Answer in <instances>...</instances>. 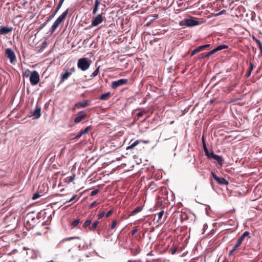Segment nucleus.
Returning <instances> with one entry per match:
<instances>
[{"label": "nucleus", "instance_id": "1", "mask_svg": "<svg viewBox=\"0 0 262 262\" xmlns=\"http://www.w3.org/2000/svg\"><path fill=\"white\" fill-rule=\"evenodd\" d=\"M68 9L64 11L55 21L50 29L51 33H53L59 27V25L65 19L68 15Z\"/></svg>", "mask_w": 262, "mask_h": 262}, {"label": "nucleus", "instance_id": "2", "mask_svg": "<svg viewBox=\"0 0 262 262\" xmlns=\"http://www.w3.org/2000/svg\"><path fill=\"white\" fill-rule=\"evenodd\" d=\"M91 62V60L87 58H81L79 59L77 61V67L84 71L89 68Z\"/></svg>", "mask_w": 262, "mask_h": 262}, {"label": "nucleus", "instance_id": "3", "mask_svg": "<svg viewBox=\"0 0 262 262\" xmlns=\"http://www.w3.org/2000/svg\"><path fill=\"white\" fill-rule=\"evenodd\" d=\"M40 76L38 73L36 71L31 72L30 76V81L32 85H36L39 81Z\"/></svg>", "mask_w": 262, "mask_h": 262}, {"label": "nucleus", "instance_id": "4", "mask_svg": "<svg viewBox=\"0 0 262 262\" xmlns=\"http://www.w3.org/2000/svg\"><path fill=\"white\" fill-rule=\"evenodd\" d=\"M5 54L6 57L10 60L11 63L16 61V58L13 50L11 48H8L6 50Z\"/></svg>", "mask_w": 262, "mask_h": 262}, {"label": "nucleus", "instance_id": "5", "mask_svg": "<svg viewBox=\"0 0 262 262\" xmlns=\"http://www.w3.org/2000/svg\"><path fill=\"white\" fill-rule=\"evenodd\" d=\"M180 25L193 27L199 25V22L193 19H185L180 23Z\"/></svg>", "mask_w": 262, "mask_h": 262}, {"label": "nucleus", "instance_id": "6", "mask_svg": "<svg viewBox=\"0 0 262 262\" xmlns=\"http://www.w3.org/2000/svg\"><path fill=\"white\" fill-rule=\"evenodd\" d=\"M211 175L219 184L225 185L228 184V182L225 178L217 176L213 172H211Z\"/></svg>", "mask_w": 262, "mask_h": 262}, {"label": "nucleus", "instance_id": "7", "mask_svg": "<svg viewBox=\"0 0 262 262\" xmlns=\"http://www.w3.org/2000/svg\"><path fill=\"white\" fill-rule=\"evenodd\" d=\"M104 17L102 14H98L96 17H94L92 21V26H97L100 24L104 20Z\"/></svg>", "mask_w": 262, "mask_h": 262}, {"label": "nucleus", "instance_id": "8", "mask_svg": "<svg viewBox=\"0 0 262 262\" xmlns=\"http://www.w3.org/2000/svg\"><path fill=\"white\" fill-rule=\"evenodd\" d=\"M127 82V80L125 79H121L112 82V86L113 89H116L117 87L126 84Z\"/></svg>", "mask_w": 262, "mask_h": 262}, {"label": "nucleus", "instance_id": "9", "mask_svg": "<svg viewBox=\"0 0 262 262\" xmlns=\"http://www.w3.org/2000/svg\"><path fill=\"white\" fill-rule=\"evenodd\" d=\"M40 112L41 107L38 105H36L35 109L31 112V115H30V117L34 116L35 118L38 119L41 116Z\"/></svg>", "mask_w": 262, "mask_h": 262}, {"label": "nucleus", "instance_id": "10", "mask_svg": "<svg viewBox=\"0 0 262 262\" xmlns=\"http://www.w3.org/2000/svg\"><path fill=\"white\" fill-rule=\"evenodd\" d=\"M208 158L210 159L215 160L221 165L223 164V160L222 157L220 156L215 155L213 151L210 152L209 154V157Z\"/></svg>", "mask_w": 262, "mask_h": 262}, {"label": "nucleus", "instance_id": "11", "mask_svg": "<svg viewBox=\"0 0 262 262\" xmlns=\"http://www.w3.org/2000/svg\"><path fill=\"white\" fill-rule=\"evenodd\" d=\"M249 235V232L248 231H245L243 233V234L240 236L237 241L236 244L234 245L235 248H237L240 246L242 242L243 241L244 238L246 236H248Z\"/></svg>", "mask_w": 262, "mask_h": 262}, {"label": "nucleus", "instance_id": "12", "mask_svg": "<svg viewBox=\"0 0 262 262\" xmlns=\"http://www.w3.org/2000/svg\"><path fill=\"white\" fill-rule=\"evenodd\" d=\"M13 30L12 27H2L0 29V35H6Z\"/></svg>", "mask_w": 262, "mask_h": 262}, {"label": "nucleus", "instance_id": "13", "mask_svg": "<svg viewBox=\"0 0 262 262\" xmlns=\"http://www.w3.org/2000/svg\"><path fill=\"white\" fill-rule=\"evenodd\" d=\"M91 101L90 100H85L83 102H80L76 104H75V106L77 108L79 107H85L90 104Z\"/></svg>", "mask_w": 262, "mask_h": 262}, {"label": "nucleus", "instance_id": "14", "mask_svg": "<svg viewBox=\"0 0 262 262\" xmlns=\"http://www.w3.org/2000/svg\"><path fill=\"white\" fill-rule=\"evenodd\" d=\"M140 142L147 143H148V141H143V140H136V141H135L133 143H132L129 146H128L126 147V150L133 149L134 147H135L136 146H137Z\"/></svg>", "mask_w": 262, "mask_h": 262}, {"label": "nucleus", "instance_id": "15", "mask_svg": "<svg viewBox=\"0 0 262 262\" xmlns=\"http://www.w3.org/2000/svg\"><path fill=\"white\" fill-rule=\"evenodd\" d=\"M71 75V73L69 72L67 70L64 73L61 74V80L60 82H63L66 79H68V78Z\"/></svg>", "mask_w": 262, "mask_h": 262}, {"label": "nucleus", "instance_id": "16", "mask_svg": "<svg viewBox=\"0 0 262 262\" xmlns=\"http://www.w3.org/2000/svg\"><path fill=\"white\" fill-rule=\"evenodd\" d=\"M111 95V94L110 92H107L105 94H102L100 96L99 99L102 100H106L108 99V98L110 97Z\"/></svg>", "mask_w": 262, "mask_h": 262}, {"label": "nucleus", "instance_id": "17", "mask_svg": "<svg viewBox=\"0 0 262 262\" xmlns=\"http://www.w3.org/2000/svg\"><path fill=\"white\" fill-rule=\"evenodd\" d=\"M86 117V114H82L80 115H79L77 117H76L74 119V122L75 123H78L80 122L81 121H82L85 117Z\"/></svg>", "mask_w": 262, "mask_h": 262}, {"label": "nucleus", "instance_id": "18", "mask_svg": "<svg viewBox=\"0 0 262 262\" xmlns=\"http://www.w3.org/2000/svg\"><path fill=\"white\" fill-rule=\"evenodd\" d=\"M203 49H202V47L201 46H199L198 47H197L196 48H195L194 50H193L191 54H190V56L192 57L194 55H195L196 53H199L202 51H203Z\"/></svg>", "mask_w": 262, "mask_h": 262}, {"label": "nucleus", "instance_id": "19", "mask_svg": "<svg viewBox=\"0 0 262 262\" xmlns=\"http://www.w3.org/2000/svg\"><path fill=\"white\" fill-rule=\"evenodd\" d=\"M254 66L253 63L252 62H250L249 68L248 71L246 73V76L247 77H248L250 76L251 73L254 68Z\"/></svg>", "mask_w": 262, "mask_h": 262}, {"label": "nucleus", "instance_id": "20", "mask_svg": "<svg viewBox=\"0 0 262 262\" xmlns=\"http://www.w3.org/2000/svg\"><path fill=\"white\" fill-rule=\"evenodd\" d=\"M99 224V221H95L93 223L92 225L89 227L90 230L94 231L96 229V228H97V227L98 226Z\"/></svg>", "mask_w": 262, "mask_h": 262}, {"label": "nucleus", "instance_id": "21", "mask_svg": "<svg viewBox=\"0 0 262 262\" xmlns=\"http://www.w3.org/2000/svg\"><path fill=\"white\" fill-rule=\"evenodd\" d=\"M142 209V207L140 206H138L136 207L132 212V215H135L137 213L140 212Z\"/></svg>", "mask_w": 262, "mask_h": 262}, {"label": "nucleus", "instance_id": "22", "mask_svg": "<svg viewBox=\"0 0 262 262\" xmlns=\"http://www.w3.org/2000/svg\"><path fill=\"white\" fill-rule=\"evenodd\" d=\"M252 38L256 42V44L258 45V48H259V49L261 51H262V46H261V42H260V40L259 39H257L254 36H253Z\"/></svg>", "mask_w": 262, "mask_h": 262}, {"label": "nucleus", "instance_id": "23", "mask_svg": "<svg viewBox=\"0 0 262 262\" xmlns=\"http://www.w3.org/2000/svg\"><path fill=\"white\" fill-rule=\"evenodd\" d=\"M75 238L80 239V237H71L67 238H65V239H63L60 243L59 244L61 246V245H63L64 244L66 241H67L68 240H70V239H75Z\"/></svg>", "mask_w": 262, "mask_h": 262}, {"label": "nucleus", "instance_id": "24", "mask_svg": "<svg viewBox=\"0 0 262 262\" xmlns=\"http://www.w3.org/2000/svg\"><path fill=\"white\" fill-rule=\"evenodd\" d=\"M31 73V72H30V71L29 70L27 69L24 72V73L23 74V77L24 78H25V77L27 78L30 76Z\"/></svg>", "mask_w": 262, "mask_h": 262}, {"label": "nucleus", "instance_id": "25", "mask_svg": "<svg viewBox=\"0 0 262 262\" xmlns=\"http://www.w3.org/2000/svg\"><path fill=\"white\" fill-rule=\"evenodd\" d=\"M215 48H216V50L217 51H221L222 50L228 48V46L226 45H221L218 46Z\"/></svg>", "mask_w": 262, "mask_h": 262}, {"label": "nucleus", "instance_id": "26", "mask_svg": "<svg viewBox=\"0 0 262 262\" xmlns=\"http://www.w3.org/2000/svg\"><path fill=\"white\" fill-rule=\"evenodd\" d=\"M164 210H161L157 214L158 216L157 222L159 223L160 220L162 219V217L164 214Z\"/></svg>", "mask_w": 262, "mask_h": 262}, {"label": "nucleus", "instance_id": "27", "mask_svg": "<svg viewBox=\"0 0 262 262\" xmlns=\"http://www.w3.org/2000/svg\"><path fill=\"white\" fill-rule=\"evenodd\" d=\"M92 223V221L91 219L87 220L83 225V227L86 228L88 226L90 227L91 224Z\"/></svg>", "mask_w": 262, "mask_h": 262}, {"label": "nucleus", "instance_id": "28", "mask_svg": "<svg viewBox=\"0 0 262 262\" xmlns=\"http://www.w3.org/2000/svg\"><path fill=\"white\" fill-rule=\"evenodd\" d=\"M80 223V220L79 219H76L74 220L71 224V226L72 227H75L77 226L78 224Z\"/></svg>", "mask_w": 262, "mask_h": 262}, {"label": "nucleus", "instance_id": "29", "mask_svg": "<svg viewBox=\"0 0 262 262\" xmlns=\"http://www.w3.org/2000/svg\"><path fill=\"white\" fill-rule=\"evenodd\" d=\"M91 126H89L85 128L84 129L81 130L80 132L82 133V135H84L88 132V131L91 129Z\"/></svg>", "mask_w": 262, "mask_h": 262}, {"label": "nucleus", "instance_id": "30", "mask_svg": "<svg viewBox=\"0 0 262 262\" xmlns=\"http://www.w3.org/2000/svg\"><path fill=\"white\" fill-rule=\"evenodd\" d=\"M99 68H97L92 74V75H91V77H94L96 76L99 73Z\"/></svg>", "mask_w": 262, "mask_h": 262}, {"label": "nucleus", "instance_id": "31", "mask_svg": "<svg viewBox=\"0 0 262 262\" xmlns=\"http://www.w3.org/2000/svg\"><path fill=\"white\" fill-rule=\"evenodd\" d=\"M41 195H42V194H40L38 192H36L32 196V200H35L37 199H38V198H39L40 196H41Z\"/></svg>", "mask_w": 262, "mask_h": 262}, {"label": "nucleus", "instance_id": "32", "mask_svg": "<svg viewBox=\"0 0 262 262\" xmlns=\"http://www.w3.org/2000/svg\"><path fill=\"white\" fill-rule=\"evenodd\" d=\"M117 225V220H114L112 221V223L111 226V229H114Z\"/></svg>", "mask_w": 262, "mask_h": 262}, {"label": "nucleus", "instance_id": "33", "mask_svg": "<svg viewBox=\"0 0 262 262\" xmlns=\"http://www.w3.org/2000/svg\"><path fill=\"white\" fill-rule=\"evenodd\" d=\"M99 191V189H95V190H93L91 192V196H94L95 195H96L98 192Z\"/></svg>", "mask_w": 262, "mask_h": 262}, {"label": "nucleus", "instance_id": "34", "mask_svg": "<svg viewBox=\"0 0 262 262\" xmlns=\"http://www.w3.org/2000/svg\"><path fill=\"white\" fill-rule=\"evenodd\" d=\"M99 7L95 6L94 7L92 13L93 14H96L98 10Z\"/></svg>", "mask_w": 262, "mask_h": 262}, {"label": "nucleus", "instance_id": "35", "mask_svg": "<svg viewBox=\"0 0 262 262\" xmlns=\"http://www.w3.org/2000/svg\"><path fill=\"white\" fill-rule=\"evenodd\" d=\"M68 245L69 246V248L68 249V251L69 252H70L71 251V250L73 248V247L75 246V245H74V244L72 243H68Z\"/></svg>", "mask_w": 262, "mask_h": 262}, {"label": "nucleus", "instance_id": "36", "mask_svg": "<svg viewBox=\"0 0 262 262\" xmlns=\"http://www.w3.org/2000/svg\"><path fill=\"white\" fill-rule=\"evenodd\" d=\"M98 204V203H97V201H94L89 206V208H92L94 207L95 206H96Z\"/></svg>", "mask_w": 262, "mask_h": 262}, {"label": "nucleus", "instance_id": "37", "mask_svg": "<svg viewBox=\"0 0 262 262\" xmlns=\"http://www.w3.org/2000/svg\"><path fill=\"white\" fill-rule=\"evenodd\" d=\"M82 133L80 131L74 138V139H78L82 136Z\"/></svg>", "mask_w": 262, "mask_h": 262}, {"label": "nucleus", "instance_id": "38", "mask_svg": "<svg viewBox=\"0 0 262 262\" xmlns=\"http://www.w3.org/2000/svg\"><path fill=\"white\" fill-rule=\"evenodd\" d=\"M202 141H203V148H204V151L205 152L206 151H207L208 150L207 147H206V145L204 142V137L203 136L202 137Z\"/></svg>", "mask_w": 262, "mask_h": 262}, {"label": "nucleus", "instance_id": "39", "mask_svg": "<svg viewBox=\"0 0 262 262\" xmlns=\"http://www.w3.org/2000/svg\"><path fill=\"white\" fill-rule=\"evenodd\" d=\"M113 210H111L110 211H108L105 214V216L106 217H109L113 213Z\"/></svg>", "mask_w": 262, "mask_h": 262}, {"label": "nucleus", "instance_id": "40", "mask_svg": "<svg viewBox=\"0 0 262 262\" xmlns=\"http://www.w3.org/2000/svg\"><path fill=\"white\" fill-rule=\"evenodd\" d=\"M104 215H105V212H101L98 215V219H102L104 216Z\"/></svg>", "mask_w": 262, "mask_h": 262}, {"label": "nucleus", "instance_id": "41", "mask_svg": "<svg viewBox=\"0 0 262 262\" xmlns=\"http://www.w3.org/2000/svg\"><path fill=\"white\" fill-rule=\"evenodd\" d=\"M100 3V0H95V3H94V6L99 7Z\"/></svg>", "mask_w": 262, "mask_h": 262}, {"label": "nucleus", "instance_id": "42", "mask_svg": "<svg viewBox=\"0 0 262 262\" xmlns=\"http://www.w3.org/2000/svg\"><path fill=\"white\" fill-rule=\"evenodd\" d=\"M55 13H53L52 15H51L49 17H48V19L47 20V21L48 22L50 20H51L55 16Z\"/></svg>", "mask_w": 262, "mask_h": 262}, {"label": "nucleus", "instance_id": "43", "mask_svg": "<svg viewBox=\"0 0 262 262\" xmlns=\"http://www.w3.org/2000/svg\"><path fill=\"white\" fill-rule=\"evenodd\" d=\"M210 46V44H206V45L201 46V47H202L203 50L205 49V48H208Z\"/></svg>", "mask_w": 262, "mask_h": 262}, {"label": "nucleus", "instance_id": "44", "mask_svg": "<svg viewBox=\"0 0 262 262\" xmlns=\"http://www.w3.org/2000/svg\"><path fill=\"white\" fill-rule=\"evenodd\" d=\"M237 248H235V246L233 247V249L229 252V255H231L236 250Z\"/></svg>", "mask_w": 262, "mask_h": 262}, {"label": "nucleus", "instance_id": "45", "mask_svg": "<svg viewBox=\"0 0 262 262\" xmlns=\"http://www.w3.org/2000/svg\"><path fill=\"white\" fill-rule=\"evenodd\" d=\"M138 231L137 228H135L132 231V235L135 234Z\"/></svg>", "mask_w": 262, "mask_h": 262}, {"label": "nucleus", "instance_id": "46", "mask_svg": "<svg viewBox=\"0 0 262 262\" xmlns=\"http://www.w3.org/2000/svg\"><path fill=\"white\" fill-rule=\"evenodd\" d=\"M76 196V195H74L71 199H70L69 201H67L66 202V203H69V202L72 201L73 200H74L75 199Z\"/></svg>", "mask_w": 262, "mask_h": 262}, {"label": "nucleus", "instance_id": "47", "mask_svg": "<svg viewBox=\"0 0 262 262\" xmlns=\"http://www.w3.org/2000/svg\"><path fill=\"white\" fill-rule=\"evenodd\" d=\"M144 112H139L137 114V116L138 117H142L143 115H144Z\"/></svg>", "mask_w": 262, "mask_h": 262}, {"label": "nucleus", "instance_id": "48", "mask_svg": "<svg viewBox=\"0 0 262 262\" xmlns=\"http://www.w3.org/2000/svg\"><path fill=\"white\" fill-rule=\"evenodd\" d=\"M217 51L216 50V48H214L213 50H212V51H211L210 52L211 53V55L214 54L215 53H216Z\"/></svg>", "mask_w": 262, "mask_h": 262}, {"label": "nucleus", "instance_id": "49", "mask_svg": "<svg viewBox=\"0 0 262 262\" xmlns=\"http://www.w3.org/2000/svg\"><path fill=\"white\" fill-rule=\"evenodd\" d=\"M205 55H206V54H205V53L201 54L199 55V57H200V58H206V57H205Z\"/></svg>", "mask_w": 262, "mask_h": 262}, {"label": "nucleus", "instance_id": "50", "mask_svg": "<svg viewBox=\"0 0 262 262\" xmlns=\"http://www.w3.org/2000/svg\"><path fill=\"white\" fill-rule=\"evenodd\" d=\"M211 55H212L210 52H208L207 54H206L205 57L207 58H209Z\"/></svg>", "mask_w": 262, "mask_h": 262}, {"label": "nucleus", "instance_id": "51", "mask_svg": "<svg viewBox=\"0 0 262 262\" xmlns=\"http://www.w3.org/2000/svg\"><path fill=\"white\" fill-rule=\"evenodd\" d=\"M60 8H58V7H57V8H56L55 11L53 13H55V15H56V14L58 12V11H59V10L60 9Z\"/></svg>", "mask_w": 262, "mask_h": 262}, {"label": "nucleus", "instance_id": "52", "mask_svg": "<svg viewBox=\"0 0 262 262\" xmlns=\"http://www.w3.org/2000/svg\"><path fill=\"white\" fill-rule=\"evenodd\" d=\"M60 8H58V7H57V8H56L55 11L53 13H55V15H56V14L58 12V11H59V10L60 9Z\"/></svg>", "mask_w": 262, "mask_h": 262}, {"label": "nucleus", "instance_id": "53", "mask_svg": "<svg viewBox=\"0 0 262 262\" xmlns=\"http://www.w3.org/2000/svg\"><path fill=\"white\" fill-rule=\"evenodd\" d=\"M211 151H209L208 150H207V151H206L205 152V155L208 157H209V154L210 153Z\"/></svg>", "mask_w": 262, "mask_h": 262}, {"label": "nucleus", "instance_id": "54", "mask_svg": "<svg viewBox=\"0 0 262 262\" xmlns=\"http://www.w3.org/2000/svg\"><path fill=\"white\" fill-rule=\"evenodd\" d=\"M74 178H75V175H73L72 176H71L70 178V182H72L73 181V180L74 179Z\"/></svg>", "mask_w": 262, "mask_h": 262}, {"label": "nucleus", "instance_id": "55", "mask_svg": "<svg viewBox=\"0 0 262 262\" xmlns=\"http://www.w3.org/2000/svg\"><path fill=\"white\" fill-rule=\"evenodd\" d=\"M176 251H177V249H173L171 251V254H174L176 253Z\"/></svg>", "mask_w": 262, "mask_h": 262}, {"label": "nucleus", "instance_id": "56", "mask_svg": "<svg viewBox=\"0 0 262 262\" xmlns=\"http://www.w3.org/2000/svg\"><path fill=\"white\" fill-rule=\"evenodd\" d=\"M224 12H225V10H223V11H221L220 12H219V13L217 14V15H219L222 14H223Z\"/></svg>", "mask_w": 262, "mask_h": 262}, {"label": "nucleus", "instance_id": "57", "mask_svg": "<svg viewBox=\"0 0 262 262\" xmlns=\"http://www.w3.org/2000/svg\"><path fill=\"white\" fill-rule=\"evenodd\" d=\"M47 23V21H46V22H45V23H43V24L41 25V28H42L43 27H44L46 26V25Z\"/></svg>", "mask_w": 262, "mask_h": 262}, {"label": "nucleus", "instance_id": "58", "mask_svg": "<svg viewBox=\"0 0 262 262\" xmlns=\"http://www.w3.org/2000/svg\"><path fill=\"white\" fill-rule=\"evenodd\" d=\"M42 44L44 47H46L47 45V43L46 41H44Z\"/></svg>", "mask_w": 262, "mask_h": 262}, {"label": "nucleus", "instance_id": "59", "mask_svg": "<svg viewBox=\"0 0 262 262\" xmlns=\"http://www.w3.org/2000/svg\"><path fill=\"white\" fill-rule=\"evenodd\" d=\"M62 4H63V2H61L60 1H59V3H58V4H59V5H60L61 6H62Z\"/></svg>", "mask_w": 262, "mask_h": 262}, {"label": "nucleus", "instance_id": "60", "mask_svg": "<svg viewBox=\"0 0 262 262\" xmlns=\"http://www.w3.org/2000/svg\"><path fill=\"white\" fill-rule=\"evenodd\" d=\"M57 7H58V8H61V5H60L58 4V6H57Z\"/></svg>", "mask_w": 262, "mask_h": 262}, {"label": "nucleus", "instance_id": "61", "mask_svg": "<svg viewBox=\"0 0 262 262\" xmlns=\"http://www.w3.org/2000/svg\"><path fill=\"white\" fill-rule=\"evenodd\" d=\"M82 113H83V111H80L78 113L79 114H82Z\"/></svg>", "mask_w": 262, "mask_h": 262}, {"label": "nucleus", "instance_id": "62", "mask_svg": "<svg viewBox=\"0 0 262 262\" xmlns=\"http://www.w3.org/2000/svg\"><path fill=\"white\" fill-rule=\"evenodd\" d=\"M61 2H62L63 3L64 0H60Z\"/></svg>", "mask_w": 262, "mask_h": 262}, {"label": "nucleus", "instance_id": "63", "mask_svg": "<svg viewBox=\"0 0 262 262\" xmlns=\"http://www.w3.org/2000/svg\"><path fill=\"white\" fill-rule=\"evenodd\" d=\"M91 0H86L87 2H89Z\"/></svg>", "mask_w": 262, "mask_h": 262}, {"label": "nucleus", "instance_id": "64", "mask_svg": "<svg viewBox=\"0 0 262 262\" xmlns=\"http://www.w3.org/2000/svg\"><path fill=\"white\" fill-rule=\"evenodd\" d=\"M260 262H262V260Z\"/></svg>", "mask_w": 262, "mask_h": 262}]
</instances>
